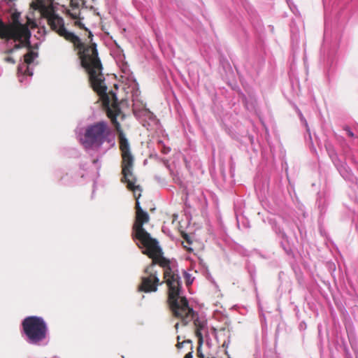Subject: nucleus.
<instances>
[{"label":"nucleus","instance_id":"nucleus-1","mask_svg":"<svg viewBox=\"0 0 358 358\" xmlns=\"http://www.w3.org/2000/svg\"><path fill=\"white\" fill-rule=\"evenodd\" d=\"M35 10H40L48 17L51 28L57 32L66 40L71 42L78 50L79 59L82 66L85 69L89 76V79L93 90L104 100L109 103L110 100L107 94V86L105 83V78L102 73L103 66L98 56L96 45H87L83 43L80 38L73 32L69 31L64 26L62 17L56 15L52 9H50L45 3V0H36L32 3Z\"/></svg>","mask_w":358,"mask_h":358},{"label":"nucleus","instance_id":"nucleus-2","mask_svg":"<svg viewBox=\"0 0 358 358\" xmlns=\"http://www.w3.org/2000/svg\"><path fill=\"white\" fill-rule=\"evenodd\" d=\"M159 264L164 268V280L169 288V301L174 315L180 317L184 325L194 321L198 343L201 346L203 342V334L208 333L207 320L204 316L199 315L189 306L187 299L181 296L182 280L176 263L162 258Z\"/></svg>","mask_w":358,"mask_h":358},{"label":"nucleus","instance_id":"nucleus-3","mask_svg":"<svg viewBox=\"0 0 358 358\" xmlns=\"http://www.w3.org/2000/svg\"><path fill=\"white\" fill-rule=\"evenodd\" d=\"M79 140L86 150L99 152L101 157L115 145V138L107 122L101 120L87 125Z\"/></svg>","mask_w":358,"mask_h":358},{"label":"nucleus","instance_id":"nucleus-4","mask_svg":"<svg viewBox=\"0 0 358 358\" xmlns=\"http://www.w3.org/2000/svg\"><path fill=\"white\" fill-rule=\"evenodd\" d=\"M109 115L112 122L114 124L115 127H116V129L119 132L120 148L122 152V157L123 177L122 178V182L127 183L128 189H129L134 192V195L136 200V213L139 212H144V210L141 207L139 202L141 193H138V194L137 195V192H141V188L139 185H135L136 179L133 173L134 157L130 151L129 141L123 131L120 130V124L117 121L116 116H111L110 115Z\"/></svg>","mask_w":358,"mask_h":358},{"label":"nucleus","instance_id":"nucleus-5","mask_svg":"<svg viewBox=\"0 0 358 358\" xmlns=\"http://www.w3.org/2000/svg\"><path fill=\"white\" fill-rule=\"evenodd\" d=\"M21 326V334L28 344L35 346L48 345L49 330L42 317L27 316L22 320Z\"/></svg>","mask_w":358,"mask_h":358},{"label":"nucleus","instance_id":"nucleus-6","mask_svg":"<svg viewBox=\"0 0 358 358\" xmlns=\"http://www.w3.org/2000/svg\"><path fill=\"white\" fill-rule=\"evenodd\" d=\"M20 14L15 13L12 15V23L7 25L0 19V38L7 41L13 40L20 43L15 45V49L22 46L30 48L31 31L29 27L20 20Z\"/></svg>","mask_w":358,"mask_h":358},{"label":"nucleus","instance_id":"nucleus-7","mask_svg":"<svg viewBox=\"0 0 358 358\" xmlns=\"http://www.w3.org/2000/svg\"><path fill=\"white\" fill-rule=\"evenodd\" d=\"M149 221V215L146 211L136 213V220L133 227L134 237L138 240V245L143 248V253L150 257H159L162 255V249L158 241L151 237L150 234L143 228V224Z\"/></svg>","mask_w":358,"mask_h":358},{"label":"nucleus","instance_id":"nucleus-8","mask_svg":"<svg viewBox=\"0 0 358 358\" xmlns=\"http://www.w3.org/2000/svg\"><path fill=\"white\" fill-rule=\"evenodd\" d=\"M129 87L132 94L133 112L135 117L141 122L143 127L148 129L152 125L157 124L158 120L156 116L138 99L139 92L136 80L131 79Z\"/></svg>","mask_w":358,"mask_h":358},{"label":"nucleus","instance_id":"nucleus-9","mask_svg":"<svg viewBox=\"0 0 358 358\" xmlns=\"http://www.w3.org/2000/svg\"><path fill=\"white\" fill-rule=\"evenodd\" d=\"M38 54L36 51L30 50L24 56V62L18 66L17 72L19 81L20 83H26L27 76H33V67L36 64V59Z\"/></svg>","mask_w":358,"mask_h":358},{"label":"nucleus","instance_id":"nucleus-10","mask_svg":"<svg viewBox=\"0 0 358 358\" xmlns=\"http://www.w3.org/2000/svg\"><path fill=\"white\" fill-rule=\"evenodd\" d=\"M159 282L155 270V264H151L145 268V275L142 277V282L140 290L145 292H156Z\"/></svg>","mask_w":358,"mask_h":358},{"label":"nucleus","instance_id":"nucleus-11","mask_svg":"<svg viewBox=\"0 0 358 358\" xmlns=\"http://www.w3.org/2000/svg\"><path fill=\"white\" fill-rule=\"evenodd\" d=\"M328 151L332 162L336 166L341 176L346 180H352L353 179V174L352 173L348 165L338 159V156L334 150L329 149Z\"/></svg>","mask_w":358,"mask_h":358},{"label":"nucleus","instance_id":"nucleus-12","mask_svg":"<svg viewBox=\"0 0 358 358\" xmlns=\"http://www.w3.org/2000/svg\"><path fill=\"white\" fill-rule=\"evenodd\" d=\"M69 14L73 19L76 20L75 22L76 25L80 28L84 27V24H83L80 20V11L77 8H73L72 10H69Z\"/></svg>","mask_w":358,"mask_h":358},{"label":"nucleus","instance_id":"nucleus-13","mask_svg":"<svg viewBox=\"0 0 358 358\" xmlns=\"http://www.w3.org/2000/svg\"><path fill=\"white\" fill-rule=\"evenodd\" d=\"M184 275L186 280L187 285L192 284L193 282V278H192L191 275L187 272H184Z\"/></svg>","mask_w":358,"mask_h":358},{"label":"nucleus","instance_id":"nucleus-14","mask_svg":"<svg viewBox=\"0 0 358 358\" xmlns=\"http://www.w3.org/2000/svg\"><path fill=\"white\" fill-rule=\"evenodd\" d=\"M299 116L301 117V121H303L304 122L305 125H306L307 131L309 132L310 129L308 128V125L307 121L305 120V118L303 117V115L301 114V113L300 111L299 112Z\"/></svg>","mask_w":358,"mask_h":358},{"label":"nucleus","instance_id":"nucleus-15","mask_svg":"<svg viewBox=\"0 0 358 358\" xmlns=\"http://www.w3.org/2000/svg\"><path fill=\"white\" fill-rule=\"evenodd\" d=\"M287 4L289 5L290 9L293 11V13H294V9H296L295 6L293 5V3L289 1V0H287Z\"/></svg>","mask_w":358,"mask_h":358},{"label":"nucleus","instance_id":"nucleus-16","mask_svg":"<svg viewBox=\"0 0 358 358\" xmlns=\"http://www.w3.org/2000/svg\"><path fill=\"white\" fill-rule=\"evenodd\" d=\"M345 131L347 132V134L350 136V137H353L354 136V133L352 131V130L350 129V128H346L345 129Z\"/></svg>","mask_w":358,"mask_h":358},{"label":"nucleus","instance_id":"nucleus-17","mask_svg":"<svg viewBox=\"0 0 358 358\" xmlns=\"http://www.w3.org/2000/svg\"><path fill=\"white\" fill-rule=\"evenodd\" d=\"M5 61L6 62H9V63H11V64H14L15 63V60L13 57H7L5 58Z\"/></svg>","mask_w":358,"mask_h":358},{"label":"nucleus","instance_id":"nucleus-18","mask_svg":"<svg viewBox=\"0 0 358 358\" xmlns=\"http://www.w3.org/2000/svg\"><path fill=\"white\" fill-rule=\"evenodd\" d=\"M170 151H171L170 148H164V150H162L164 154H168Z\"/></svg>","mask_w":358,"mask_h":358},{"label":"nucleus","instance_id":"nucleus-19","mask_svg":"<svg viewBox=\"0 0 358 358\" xmlns=\"http://www.w3.org/2000/svg\"><path fill=\"white\" fill-rule=\"evenodd\" d=\"M184 343H190V341H184L182 343H178L177 345L178 348H182V345L184 344Z\"/></svg>","mask_w":358,"mask_h":358},{"label":"nucleus","instance_id":"nucleus-20","mask_svg":"<svg viewBox=\"0 0 358 358\" xmlns=\"http://www.w3.org/2000/svg\"><path fill=\"white\" fill-rule=\"evenodd\" d=\"M185 358H193L192 353V352H189V353H187V354L185 355Z\"/></svg>","mask_w":358,"mask_h":358},{"label":"nucleus","instance_id":"nucleus-21","mask_svg":"<svg viewBox=\"0 0 358 358\" xmlns=\"http://www.w3.org/2000/svg\"><path fill=\"white\" fill-rule=\"evenodd\" d=\"M200 348H201V346L199 347V349ZM198 352H199V356L200 358H205L204 355L201 352H200L199 350H198Z\"/></svg>","mask_w":358,"mask_h":358},{"label":"nucleus","instance_id":"nucleus-22","mask_svg":"<svg viewBox=\"0 0 358 358\" xmlns=\"http://www.w3.org/2000/svg\"><path fill=\"white\" fill-rule=\"evenodd\" d=\"M98 160H99L98 159H94V160H93V163H94V164H96V163L98 162Z\"/></svg>","mask_w":358,"mask_h":358},{"label":"nucleus","instance_id":"nucleus-23","mask_svg":"<svg viewBox=\"0 0 358 358\" xmlns=\"http://www.w3.org/2000/svg\"><path fill=\"white\" fill-rule=\"evenodd\" d=\"M113 96H114V98H115V101H117L116 95H115V94H113Z\"/></svg>","mask_w":358,"mask_h":358},{"label":"nucleus","instance_id":"nucleus-24","mask_svg":"<svg viewBox=\"0 0 358 358\" xmlns=\"http://www.w3.org/2000/svg\"><path fill=\"white\" fill-rule=\"evenodd\" d=\"M165 164H166V166L167 167H169V164H168V162H167V161H166V162H165Z\"/></svg>","mask_w":358,"mask_h":358},{"label":"nucleus","instance_id":"nucleus-25","mask_svg":"<svg viewBox=\"0 0 358 358\" xmlns=\"http://www.w3.org/2000/svg\"><path fill=\"white\" fill-rule=\"evenodd\" d=\"M178 325H179V324H178V323H176V329H178Z\"/></svg>","mask_w":358,"mask_h":358},{"label":"nucleus","instance_id":"nucleus-26","mask_svg":"<svg viewBox=\"0 0 358 358\" xmlns=\"http://www.w3.org/2000/svg\"><path fill=\"white\" fill-rule=\"evenodd\" d=\"M13 51V50L11 49V50H9V52H12Z\"/></svg>","mask_w":358,"mask_h":358},{"label":"nucleus","instance_id":"nucleus-27","mask_svg":"<svg viewBox=\"0 0 358 358\" xmlns=\"http://www.w3.org/2000/svg\"><path fill=\"white\" fill-rule=\"evenodd\" d=\"M53 358H59L58 357H54Z\"/></svg>","mask_w":358,"mask_h":358}]
</instances>
